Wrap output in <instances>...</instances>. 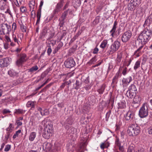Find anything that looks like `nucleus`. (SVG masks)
<instances>
[{
  "label": "nucleus",
  "instance_id": "32",
  "mask_svg": "<svg viewBox=\"0 0 152 152\" xmlns=\"http://www.w3.org/2000/svg\"><path fill=\"white\" fill-rule=\"evenodd\" d=\"M118 109H124L126 107L125 103L124 102H121L118 103Z\"/></svg>",
  "mask_w": 152,
  "mask_h": 152
},
{
  "label": "nucleus",
  "instance_id": "14",
  "mask_svg": "<svg viewBox=\"0 0 152 152\" xmlns=\"http://www.w3.org/2000/svg\"><path fill=\"white\" fill-rule=\"evenodd\" d=\"M26 55L25 53L21 54L20 56V58L16 61V63L17 65H20L23 62L26 61Z\"/></svg>",
  "mask_w": 152,
  "mask_h": 152
},
{
  "label": "nucleus",
  "instance_id": "27",
  "mask_svg": "<svg viewBox=\"0 0 152 152\" xmlns=\"http://www.w3.org/2000/svg\"><path fill=\"white\" fill-rule=\"evenodd\" d=\"M47 33V31L46 28L43 29L40 34L39 36L40 38V39H42L44 38Z\"/></svg>",
  "mask_w": 152,
  "mask_h": 152
},
{
  "label": "nucleus",
  "instance_id": "26",
  "mask_svg": "<svg viewBox=\"0 0 152 152\" xmlns=\"http://www.w3.org/2000/svg\"><path fill=\"white\" fill-rule=\"evenodd\" d=\"M35 103L36 102H34L31 101H28L26 104V106L28 107H31V109L33 110L34 108Z\"/></svg>",
  "mask_w": 152,
  "mask_h": 152
},
{
  "label": "nucleus",
  "instance_id": "9",
  "mask_svg": "<svg viewBox=\"0 0 152 152\" xmlns=\"http://www.w3.org/2000/svg\"><path fill=\"white\" fill-rule=\"evenodd\" d=\"M42 124L45 127L44 130L52 132L53 126L50 123L48 122L47 120H44L42 121Z\"/></svg>",
  "mask_w": 152,
  "mask_h": 152
},
{
  "label": "nucleus",
  "instance_id": "5",
  "mask_svg": "<svg viewBox=\"0 0 152 152\" xmlns=\"http://www.w3.org/2000/svg\"><path fill=\"white\" fill-rule=\"evenodd\" d=\"M121 45L120 42L118 41H115L111 45L110 50L108 53L110 54H112L116 52L119 48Z\"/></svg>",
  "mask_w": 152,
  "mask_h": 152
},
{
  "label": "nucleus",
  "instance_id": "4",
  "mask_svg": "<svg viewBox=\"0 0 152 152\" xmlns=\"http://www.w3.org/2000/svg\"><path fill=\"white\" fill-rule=\"evenodd\" d=\"M140 3V0H131L128 5V9L130 10L135 9Z\"/></svg>",
  "mask_w": 152,
  "mask_h": 152
},
{
  "label": "nucleus",
  "instance_id": "57",
  "mask_svg": "<svg viewBox=\"0 0 152 152\" xmlns=\"http://www.w3.org/2000/svg\"><path fill=\"white\" fill-rule=\"evenodd\" d=\"M48 48L47 50V53L48 55L49 56L52 50L50 46H48Z\"/></svg>",
  "mask_w": 152,
  "mask_h": 152
},
{
  "label": "nucleus",
  "instance_id": "19",
  "mask_svg": "<svg viewBox=\"0 0 152 152\" xmlns=\"http://www.w3.org/2000/svg\"><path fill=\"white\" fill-rule=\"evenodd\" d=\"M132 125L133 128H134V134H135L136 135H137L140 132V127L137 124H133Z\"/></svg>",
  "mask_w": 152,
  "mask_h": 152
},
{
  "label": "nucleus",
  "instance_id": "37",
  "mask_svg": "<svg viewBox=\"0 0 152 152\" xmlns=\"http://www.w3.org/2000/svg\"><path fill=\"white\" fill-rule=\"evenodd\" d=\"M119 76V73H117L113 77V83H116L117 82V80L118 79V78Z\"/></svg>",
  "mask_w": 152,
  "mask_h": 152
},
{
  "label": "nucleus",
  "instance_id": "29",
  "mask_svg": "<svg viewBox=\"0 0 152 152\" xmlns=\"http://www.w3.org/2000/svg\"><path fill=\"white\" fill-rule=\"evenodd\" d=\"M41 11L40 10H38L37 12V20L36 22V24L39 23L40 22V18L41 16Z\"/></svg>",
  "mask_w": 152,
  "mask_h": 152
},
{
  "label": "nucleus",
  "instance_id": "3",
  "mask_svg": "<svg viewBox=\"0 0 152 152\" xmlns=\"http://www.w3.org/2000/svg\"><path fill=\"white\" fill-rule=\"evenodd\" d=\"M148 109L147 104H143L139 111V115L141 118H144L147 116L148 113Z\"/></svg>",
  "mask_w": 152,
  "mask_h": 152
},
{
  "label": "nucleus",
  "instance_id": "39",
  "mask_svg": "<svg viewBox=\"0 0 152 152\" xmlns=\"http://www.w3.org/2000/svg\"><path fill=\"white\" fill-rule=\"evenodd\" d=\"M49 114V111L48 110L45 109L43 110L42 112H41V115L42 116L48 115Z\"/></svg>",
  "mask_w": 152,
  "mask_h": 152
},
{
  "label": "nucleus",
  "instance_id": "51",
  "mask_svg": "<svg viewBox=\"0 0 152 152\" xmlns=\"http://www.w3.org/2000/svg\"><path fill=\"white\" fill-rule=\"evenodd\" d=\"M66 34V32L65 31H63L62 32V34L59 39V41H60Z\"/></svg>",
  "mask_w": 152,
  "mask_h": 152
},
{
  "label": "nucleus",
  "instance_id": "7",
  "mask_svg": "<svg viewBox=\"0 0 152 152\" xmlns=\"http://www.w3.org/2000/svg\"><path fill=\"white\" fill-rule=\"evenodd\" d=\"M75 63L73 59L71 58H68L64 62V65L67 68H71L73 67Z\"/></svg>",
  "mask_w": 152,
  "mask_h": 152
},
{
  "label": "nucleus",
  "instance_id": "18",
  "mask_svg": "<svg viewBox=\"0 0 152 152\" xmlns=\"http://www.w3.org/2000/svg\"><path fill=\"white\" fill-rule=\"evenodd\" d=\"M134 128L132 124H130L128 127L127 130V133L130 136H136L135 134H134V131H133Z\"/></svg>",
  "mask_w": 152,
  "mask_h": 152
},
{
  "label": "nucleus",
  "instance_id": "31",
  "mask_svg": "<svg viewBox=\"0 0 152 152\" xmlns=\"http://www.w3.org/2000/svg\"><path fill=\"white\" fill-rule=\"evenodd\" d=\"M38 68V67L37 65L34 66L28 69V72H30L31 73H33L37 71Z\"/></svg>",
  "mask_w": 152,
  "mask_h": 152
},
{
  "label": "nucleus",
  "instance_id": "10",
  "mask_svg": "<svg viewBox=\"0 0 152 152\" xmlns=\"http://www.w3.org/2000/svg\"><path fill=\"white\" fill-rule=\"evenodd\" d=\"M64 2H62L61 0H60V1L58 2L56 6L55 9L53 11V14H58L61 10Z\"/></svg>",
  "mask_w": 152,
  "mask_h": 152
},
{
  "label": "nucleus",
  "instance_id": "63",
  "mask_svg": "<svg viewBox=\"0 0 152 152\" xmlns=\"http://www.w3.org/2000/svg\"><path fill=\"white\" fill-rule=\"evenodd\" d=\"M148 133L149 134L152 135V127H150L148 129Z\"/></svg>",
  "mask_w": 152,
  "mask_h": 152
},
{
  "label": "nucleus",
  "instance_id": "36",
  "mask_svg": "<svg viewBox=\"0 0 152 152\" xmlns=\"http://www.w3.org/2000/svg\"><path fill=\"white\" fill-rule=\"evenodd\" d=\"M140 61L138 60L137 61L134 65V69L135 70H136L139 67H140Z\"/></svg>",
  "mask_w": 152,
  "mask_h": 152
},
{
  "label": "nucleus",
  "instance_id": "52",
  "mask_svg": "<svg viewBox=\"0 0 152 152\" xmlns=\"http://www.w3.org/2000/svg\"><path fill=\"white\" fill-rule=\"evenodd\" d=\"M82 32V30L81 29L78 31L77 33L74 36L75 38L77 39L81 34Z\"/></svg>",
  "mask_w": 152,
  "mask_h": 152
},
{
  "label": "nucleus",
  "instance_id": "50",
  "mask_svg": "<svg viewBox=\"0 0 152 152\" xmlns=\"http://www.w3.org/2000/svg\"><path fill=\"white\" fill-rule=\"evenodd\" d=\"M100 19V17L99 16H97L95 19L94 21L93 22L94 23L96 24H97L99 21Z\"/></svg>",
  "mask_w": 152,
  "mask_h": 152
},
{
  "label": "nucleus",
  "instance_id": "35",
  "mask_svg": "<svg viewBox=\"0 0 152 152\" xmlns=\"http://www.w3.org/2000/svg\"><path fill=\"white\" fill-rule=\"evenodd\" d=\"M107 43V41L106 40H103L100 45V48L103 49L105 48L106 46Z\"/></svg>",
  "mask_w": 152,
  "mask_h": 152
},
{
  "label": "nucleus",
  "instance_id": "28",
  "mask_svg": "<svg viewBox=\"0 0 152 152\" xmlns=\"http://www.w3.org/2000/svg\"><path fill=\"white\" fill-rule=\"evenodd\" d=\"M114 101V98H112L111 97H110L109 100L107 101L105 103V104L106 105H107V106H108L109 104H110L112 108L113 106Z\"/></svg>",
  "mask_w": 152,
  "mask_h": 152
},
{
  "label": "nucleus",
  "instance_id": "64",
  "mask_svg": "<svg viewBox=\"0 0 152 152\" xmlns=\"http://www.w3.org/2000/svg\"><path fill=\"white\" fill-rule=\"evenodd\" d=\"M119 147V150L121 152H124V148L123 146H121V145Z\"/></svg>",
  "mask_w": 152,
  "mask_h": 152
},
{
  "label": "nucleus",
  "instance_id": "12",
  "mask_svg": "<svg viewBox=\"0 0 152 152\" xmlns=\"http://www.w3.org/2000/svg\"><path fill=\"white\" fill-rule=\"evenodd\" d=\"M132 80L131 76H129L126 78H124L122 80V85L123 87L126 88Z\"/></svg>",
  "mask_w": 152,
  "mask_h": 152
},
{
  "label": "nucleus",
  "instance_id": "62",
  "mask_svg": "<svg viewBox=\"0 0 152 152\" xmlns=\"http://www.w3.org/2000/svg\"><path fill=\"white\" fill-rule=\"evenodd\" d=\"M100 147L101 149H104L106 147V144L104 142L102 143Z\"/></svg>",
  "mask_w": 152,
  "mask_h": 152
},
{
  "label": "nucleus",
  "instance_id": "22",
  "mask_svg": "<svg viewBox=\"0 0 152 152\" xmlns=\"http://www.w3.org/2000/svg\"><path fill=\"white\" fill-rule=\"evenodd\" d=\"M72 4L75 8L79 7L81 4L80 0H72Z\"/></svg>",
  "mask_w": 152,
  "mask_h": 152
},
{
  "label": "nucleus",
  "instance_id": "44",
  "mask_svg": "<svg viewBox=\"0 0 152 152\" xmlns=\"http://www.w3.org/2000/svg\"><path fill=\"white\" fill-rule=\"evenodd\" d=\"M132 61V59L131 58H130L129 59L128 61H125L124 64L123 66H128L130 64L131 61Z\"/></svg>",
  "mask_w": 152,
  "mask_h": 152
},
{
  "label": "nucleus",
  "instance_id": "6",
  "mask_svg": "<svg viewBox=\"0 0 152 152\" xmlns=\"http://www.w3.org/2000/svg\"><path fill=\"white\" fill-rule=\"evenodd\" d=\"M132 36V33L129 30L124 33L121 37V41L124 43L128 42Z\"/></svg>",
  "mask_w": 152,
  "mask_h": 152
},
{
  "label": "nucleus",
  "instance_id": "59",
  "mask_svg": "<svg viewBox=\"0 0 152 152\" xmlns=\"http://www.w3.org/2000/svg\"><path fill=\"white\" fill-rule=\"evenodd\" d=\"M11 111L7 109H4L2 111V113L3 114H6L8 113H10Z\"/></svg>",
  "mask_w": 152,
  "mask_h": 152
},
{
  "label": "nucleus",
  "instance_id": "8",
  "mask_svg": "<svg viewBox=\"0 0 152 152\" xmlns=\"http://www.w3.org/2000/svg\"><path fill=\"white\" fill-rule=\"evenodd\" d=\"M11 58L9 57H6L0 59V67H4L7 66L10 64Z\"/></svg>",
  "mask_w": 152,
  "mask_h": 152
},
{
  "label": "nucleus",
  "instance_id": "38",
  "mask_svg": "<svg viewBox=\"0 0 152 152\" xmlns=\"http://www.w3.org/2000/svg\"><path fill=\"white\" fill-rule=\"evenodd\" d=\"M5 39L7 42H11L10 45L12 46H15V44L12 41L10 38L7 36H5Z\"/></svg>",
  "mask_w": 152,
  "mask_h": 152
},
{
  "label": "nucleus",
  "instance_id": "23",
  "mask_svg": "<svg viewBox=\"0 0 152 152\" xmlns=\"http://www.w3.org/2000/svg\"><path fill=\"white\" fill-rule=\"evenodd\" d=\"M132 103L134 104H139L141 100V98L138 95L136 96L133 98Z\"/></svg>",
  "mask_w": 152,
  "mask_h": 152
},
{
  "label": "nucleus",
  "instance_id": "20",
  "mask_svg": "<svg viewBox=\"0 0 152 152\" xmlns=\"http://www.w3.org/2000/svg\"><path fill=\"white\" fill-rule=\"evenodd\" d=\"M117 24V22L116 21H115L114 22L112 28L110 31V33L111 34L112 36L113 37L115 36V33L116 30Z\"/></svg>",
  "mask_w": 152,
  "mask_h": 152
},
{
  "label": "nucleus",
  "instance_id": "33",
  "mask_svg": "<svg viewBox=\"0 0 152 152\" xmlns=\"http://www.w3.org/2000/svg\"><path fill=\"white\" fill-rule=\"evenodd\" d=\"M105 85L104 84H102L101 88L97 90V91L100 94H102L105 88Z\"/></svg>",
  "mask_w": 152,
  "mask_h": 152
},
{
  "label": "nucleus",
  "instance_id": "58",
  "mask_svg": "<svg viewBox=\"0 0 152 152\" xmlns=\"http://www.w3.org/2000/svg\"><path fill=\"white\" fill-rule=\"evenodd\" d=\"M136 152H145V149L142 148H138L136 151Z\"/></svg>",
  "mask_w": 152,
  "mask_h": 152
},
{
  "label": "nucleus",
  "instance_id": "60",
  "mask_svg": "<svg viewBox=\"0 0 152 152\" xmlns=\"http://www.w3.org/2000/svg\"><path fill=\"white\" fill-rule=\"evenodd\" d=\"M10 132H7V134L6 135L5 137V139L6 140H7L8 138L10 136Z\"/></svg>",
  "mask_w": 152,
  "mask_h": 152
},
{
  "label": "nucleus",
  "instance_id": "61",
  "mask_svg": "<svg viewBox=\"0 0 152 152\" xmlns=\"http://www.w3.org/2000/svg\"><path fill=\"white\" fill-rule=\"evenodd\" d=\"M16 28V24L15 23H13L12 25V29L13 31H14Z\"/></svg>",
  "mask_w": 152,
  "mask_h": 152
},
{
  "label": "nucleus",
  "instance_id": "34",
  "mask_svg": "<svg viewBox=\"0 0 152 152\" xmlns=\"http://www.w3.org/2000/svg\"><path fill=\"white\" fill-rule=\"evenodd\" d=\"M134 146L133 144H131L128 147L127 152H134Z\"/></svg>",
  "mask_w": 152,
  "mask_h": 152
},
{
  "label": "nucleus",
  "instance_id": "2",
  "mask_svg": "<svg viewBox=\"0 0 152 152\" xmlns=\"http://www.w3.org/2000/svg\"><path fill=\"white\" fill-rule=\"evenodd\" d=\"M137 88L134 84L130 85L128 88L126 94L127 96L130 98L132 99L136 95Z\"/></svg>",
  "mask_w": 152,
  "mask_h": 152
},
{
  "label": "nucleus",
  "instance_id": "45",
  "mask_svg": "<svg viewBox=\"0 0 152 152\" xmlns=\"http://www.w3.org/2000/svg\"><path fill=\"white\" fill-rule=\"evenodd\" d=\"M21 130L20 129L18 130V131H16L15 134H14L13 136V138L14 139H15L17 137H18L19 134L20 133Z\"/></svg>",
  "mask_w": 152,
  "mask_h": 152
},
{
  "label": "nucleus",
  "instance_id": "16",
  "mask_svg": "<svg viewBox=\"0 0 152 152\" xmlns=\"http://www.w3.org/2000/svg\"><path fill=\"white\" fill-rule=\"evenodd\" d=\"M12 39L15 42L17 43L18 45V47H20V46L22 39L20 37L19 39V37L18 35L16 36L14 34H12Z\"/></svg>",
  "mask_w": 152,
  "mask_h": 152
},
{
  "label": "nucleus",
  "instance_id": "56",
  "mask_svg": "<svg viewBox=\"0 0 152 152\" xmlns=\"http://www.w3.org/2000/svg\"><path fill=\"white\" fill-rule=\"evenodd\" d=\"M10 148L11 145H7L5 146L4 149V151L7 152L10 149Z\"/></svg>",
  "mask_w": 152,
  "mask_h": 152
},
{
  "label": "nucleus",
  "instance_id": "55",
  "mask_svg": "<svg viewBox=\"0 0 152 152\" xmlns=\"http://www.w3.org/2000/svg\"><path fill=\"white\" fill-rule=\"evenodd\" d=\"M26 8L24 6H22L20 8V11L22 13L25 12L26 10Z\"/></svg>",
  "mask_w": 152,
  "mask_h": 152
},
{
  "label": "nucleus",
  "instance_id": "25",
  "mask_svg": "<svg viewBox=\"0 0 152 152\" xmlns=\"http://www.w3.org/2000/svg\"><path fill=\"white\" fill-rule=\"evenodd\" d=\"M66 148L67 151L69 152H72L75 148L74 145L70 143L67 144Z\"/></svg>",
  "mask_w": 152,
  "mask_h": 152
},
{
  "label": "nucleus",
  "instance_id": "11",
  "mask_svg": "<svg viewBox=\"0 0 152 152\" xmlns=\"http://www.w3.org/2000/svg\"><path fill=\"white\" fill-rule=\"evenodd\" d=\"M134 115L133 111L129 110L124 115V118L126 121H131L133 119Z\"/></svg>",
  "mask_w": 152,
  "mask_h": 152
},
{
  "label": "nucleus",
  "instance_id": "1",
  "mask_svg": "<svg viewBox=\"0 0 152 152\" xmlns=\"http://www.w3.org/2000/svg\"><path fill=\"white\" fill-rule=\"evenodd\" d=\"M152 36V31L145 28L138 36V39L141 40L142 44H145L149 41Z\"/></svg>",
  "mask_w": 152,
  "mask_h": 152
},
{
  "label": "nucleus",
  "instance_id": "17",
  "mask_svg": "<svg viewBox=\"0 0 152 152\" xmlns=\"http://www.w3.org/2000/svg\"><path fill=\"white\" fill-rule=\"evenodd\" d=\"M42 148L46 152L50 151L51 148V145L50 143L45 142L43 144Z\"/></svg>",
  "mask_w": 152,
  "mask_h": 152
},
{
  "label": "nucleus",
  "instance_id": "13",
  "mask_svg": "<svg viewBox=\"0 0 152 152\" xmlns=\"http://www.w3.org/2000/svg\"><path fill=\"white\" fill-rule=\"evenodd\" d=\"M67 132L70 134V136L74 137V138L77 137V129L73 127H70L69 128Z\"/></svg>",
  "mask_w": 152,
  "mask_h": 152
},
{
  "label": "nucleus",
  "instance_id": "24",
  "mask_svg": "<svg viewBox=\"0 0 152 152\" xmlns=\"http://www.w3.org/2000/svg\"><path fill=\"white\" fill-rule=\"evenodd\" d=\"M123 57V53H118L117 54L116 59V63L117 64H119L121 61Z\"/></svg>",
  "mask_w": 152,
  "mask_h": 152
},
{
  "label": "nucleus",
  "instance_id": "48",
  "mask_svg": "<svg viewBox=\"0 0 152 152\" xmlns=\"http://www.w3.org/2000/svg\"><path fill=\"white\" fill-rule=\"evenodd\" d=\"M69 10V9H68L67 10L64 12L63 13L62 16L61 17L62 20H64L65 19L67 15L68 11Z\"/></svg>",
  "mask_w": 152,
  "mask_h": 152
},
{
  "label": "nucleus",
  "instance_id": "21",
  "mask_svg": "<svg viewBox=\"0 0 152 152\" xmlns=\"http://www.w3.org/2000/svg\"><path fill=\"white\" fill-rule=\"evenodd\" d=\"M52 135V132L47 131L45 130H43L42 136L45 139H48Z\"/></svg>",
  "mask_w": 152,
  "mask_h": 152
},
{
  "label": "nucleus",
  "instance_id": "43",
  "mask_svg": "<svg viewBox=\"0 0 152 152\" xmlns=\"http://www.w3.org/2000/svg\"><path fill=\"white\" fill-rule=\"evenodd\" d=\"M24 111L22 109H16L15 111V113L17 114H21L24 113Z\"/></svg>",
  "mask_w": 152,
  "mask_h": 152
},
{
  "label": "nucleus",
  "instance_id": "41",
  "mask_svg": "<svg viewBox=\"0 0 152 152\" xmlns=\"http://www.w3.org/2000/svg\"><path fill=\"white\" fill-rule=\"evenodd\" d=\"M14 128V127L12 126V125L11 124H10L9 126L6 129V130L7 132H11Z\"/></svg>",
  "mask_w": 152,
  "mask_h": 152
},
{
  "label": "nucleus",
  "instance_id": "46",
  "mask_svg": "<svg viewBox=\"0 0 152 152\" xmlns=\"http://www.w3.org/2000/svg\"><path fill=\"white\" fill-rule=\"evenodd\" d=\"M115 144L118 146H120L121 145V142L117 137H115Z\"/></svg>",
  "mask_w": 152,
  "mask_h": 152
},
{
  "label": "nucleus",
  "instance_id": "42",
  "mask_svg": "<svg viewBox=\"0 0 152 152\" xmlns=\"http://www.w3.org/2000/svg\"><path fill=\"white\" fill-rule=\"evenodd\" d=\"M96 56H94L91 59L90 61L88 62L89 64H94L96 61Z\"/></svg>",
  "mask_w": 152,
  "mask_h": 152
},
{
  "label": "nucleus",
  "instance_id": "49",
  "mask_svg": "<svg viewBox=\"0 0 152 152\" xmlns=\"http://www.w3.org/2000/svg\"><path fill=\"white\" fill-rule=\"evenodd\" d=\"M141 55V51H137V50L134 52V56L136 57H139Z\"/></svg>",
  "mask_w": 152,
  "mask_h": 152
},
{
  "label": "nucleus",
  "instance_id": "54",
  "mask_svg": "<svg viewBox=\"0 0 152 152\" xmlns=\"http://www.w3.org/2000/svg\"><path fill=\"white\" fill-rule=\"evenodd\" d=\"M86 145V142H84L82 145L79 151V152H84L83 150V148H84Z\"/></svg>",
  "mask_w": 152,
  "mask_h": 152
},
{
  "label": "nucleus",
  "instance_id": "30",
  "mask_svg": "<svg viewBox=\"0 0 152 152\" xmlns=\"http://www.w3.org/2000/svg\"><path fill=\"white\" fill-rule=\"evenodd\" d=\"M36 135V132H31L29 137V140L31 141H33L35 138Z\"/></svg>",
  "mask_w": 152,
  "mask_h": 152
},
{
  "label": "nucleus",
  "instance_id": "40",
  "mask_svg": "<svg viewBox=\"0 0 152 152\" xmlns=\"http://www.w3.org/2000/svg\"><path fill=\"white\" fill-rule=\"evenodd\" d=\"M8 73L10 77H13L16 75V73L12 70H9L8 72Z\"/></svg>",
  "mask_w": 152,
  "mask_h": 152
},
{
  "label": "nucleus",
  "instance_id": "15",
  "mask_svg": "<svg viewBox=\"0 0 152 152\" xmlns=\"http://www.w3.org/2000/svg\"><path fill=\"white\" fill-rule=\"evenodd\" d=\"M82 83V81L80 79L74 81L73 85L74 88L77 90L81 87Z\"/></svg>",
  "mask_w": 152,
  "mask_h": 152
},
{
  "label": "nucleus",
  "instance_id": "53",
  "mask_svg": "<svg viewBox=\"0 0 152 152\" xmlns=\"http://www.w3.org/2000/svg\"><path fill=\"white\" fill-rule=\"evenodd\" d=\"M127 68L126 67H123L122 74L123 75L125 76L127 74Z\"/></svg>",
  "mask_w": 152,
  "mask_h": 152
},
{
  "label": "nucleus",
  "instance_id": "47",
  "mask_svg": "<svg viewBox=\"0 0 152 152\" xmlns=\"http://www.w3.org/2000/svg\"><path fill=\"white\" fill-rule=\"evenodd\" d=\"M6 27H7V23H2L1 26V30L5 32V30L6 29Z\"/></svg>",
  "mask_w": 152,
  "mask_h": 152
}]
</instances>
